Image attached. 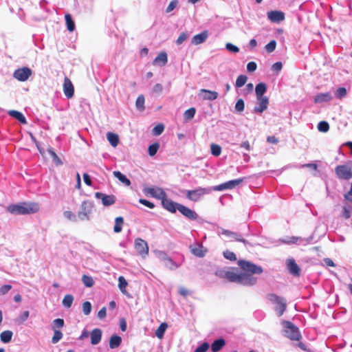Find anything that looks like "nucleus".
Returning a JSON list of instances; mask_svg holds the SVG:
<instances>
[{
    "instance_id": "obj_32",
    "label": "nucleus",
    "mask_w": 352,
    "mask_h": 352,
    "mask_svg": "<svg viewBox=\"0 0 352 352\" xmlns=\"http://www.w3.org/2000/svg\"><path fill=\"white\" fill-rule=\"evenodd\" d=\"M67 28L69 32H73L75 30V23L72 19L70 14H66L65 16Z\"/></svg>"
},
{
    "instance_id": "obj_27",
    "label": "nucleus",
    "mask_w": 352,
    "mask_h": 352,
    "mask_svg": "<svg viewBox=\"0 0 352 352\" xmlns=\"http://www.w3.org/2000/svg\"><path fill=\"white\" fill-rule=\"evenodd\" d=\"M8 114L19 120L21 123L25 124L27 123L25 116L19 111L16 110H10Z\"/></svg>"
},
{
    "instance_id": "obj_37",
    "label": "nucleus",
    "mask_w": 352,
    "mask_h": 352,
    "mask_svg": "<svg viewBox=\"0 0 352 352\" xmlns=\"http://www.w3.org/2000/svg\"><path fill=\"white\" fill-rule=\"evenodd\" d=\"M350 206V204H346L345 201H344L343 210L341 216L345 219H349L351 217V210Z\"/></svg>"
},
{
    "instance_id": "obj_8",
    "label": "nucleus",
    "mask_w": 352,
    "mask_h": 352,
    "mask_svg": "<svg viewBox=\"0 0 352 352\" xmlns=\"http://www.w3.org/2000/svg\"><path fill=\"white\" fill-rule=\"evenodd\" d=\"M208 190L204 188H199L192 190H188L186 192V197L193 201H197L200 199L201 197L206 194Z\"/></svg>"
},
{
    "instance_id": "obj_40",
    "label": "nucleus",
    "mask_w": 352,
    "mask_h": 352,
    "mask_svg": "<svg viewBox=\"0 0 352 352\" xmlns=\"http://www.w3.org/2000/svg\"><path fill=\"white\" fill-rule=\"evenodd\" d=\"M196 109L194 107H191L186 111H185L184 113V118L186 120H190L192 119L195 115Z\"/></svg>"
},
{
    "instance_id": "obj_60",
    "label": "nucleus",
    "mask_w": 352,
    "mask_h": 352,
    "mask_svg": "<svg viewBox=\"0 0 352 352\" xmlns=\"http://www.w3.org/2000/svg\"><path fill=\"white\" fill-rule=\"evenodd\" d=\"M139 202L149 208H153L155 207V205L153 203H152L146 199H140Z\"/></svg>"
},
{
    "instance_id": "obj_44",
    "label": "nucleus",
    "mask_w": 352,
    "mask_h": 352,
    "mask_svg": "<svg viewBox=\"0 0 352 352\" xmlns=\"http://www.w3.org/2000/svg\"><path fill=\"white\" fill-rule=\"evenodd\" d=\"M47 151L56 166L62 164V161L52 148H49Z\"/></svg>"
},
{
    "instance_id": "obj_14",
    "label": "nucleus",
    "mask_w": 352,
    "mask_h": 352,
    "mask_svg": "<svg viewBox=\"0 0 352 352\" xmlns=\"http://www.w3.org/2000/svg\"><path fill=\"white\" fill-rule=\"evenodd\" d=\"M177 210H179L184 216L190 220H195L198 217V214L196 212L184 205H179Z\"/></svg>"
},
{
    "instance_id": "obj_42",
    "label": "nucleus",
    "mask_w": 352,
    "mask_h": 352,
    "mask_svg": "<svg viewBox=\"0 0 352 352\" xmlns=\"http://www.w3.org/2000/svg\"><path fill=\"white\" fill-rule=\"evenodd\" d=\"M210 151L212 155H213L215 157H218L221 153V147L217 144H212L210 145Z\"/></svg>"
},
{
    "instance_id": "obj_7",
    "label": "nucleus",
    "mask_w": 352,
    "mask_h": 352,
    "mask_svg": "<svg viewBox=\"0 0 352 352\" xmlns=\"http://www.w3.org/2000/svg\"><path fill=\"white\" fill-rule=\"evenodd\" d=\"M32 75V70L26 67L18 69L14 72V77L19 81H25Z\"/></svg>"
},
{
    "instance_id": "obj_63",
    "label": "nucleus",
    "mask_w": 352,
    "mask_h": 352,
    "mask_svg": "<svg viewBox=\"0 0 352 352\" xmlns=\"http://www.w3.org/2000/svg\"><path fill=\"white\" fill-rule=\"evenodd\" d=\"M227 270H224L223 269H219L215 272V275L219 278H226Z\"/></svg>"
},
{
    "instance_id": "obj_53",
    "label": "nucleus",
    "mask_w": 352,
    "mask_h": 352,
    "mask_svg": "<svg viewBox=\"0 0 352 352\" xmlns=\"http://www.w3.org/2000/svg\"><path fill=\"white\" fill-rule=\"evenodd\" d=\"M245 108V103L243 99H239L235 104V109L241 112L244 110Z\"/></svg>"
},
{
    "instance_id": "obj_22",
    "label": "nucleus",
    "mask_w": 352,
    "mask_h": 352,
    "mask_svg": "<svg viewBox=\"0 0 352 352\" xmlns=\"http://www.w3.org/2000/svg\"><path fill=\"white\" fill-rule=\"evenodd\" d=\"M102 331L100 329L96 328L91 331L90 333L91 336V343L93 345L98 344L102 338Z\"/></svg>"
},
{
    "instance_id": "obj_1",
    "label": "nucleus",
    "mask_w": 352,
    "mask_h": 352,
    "mask_svg": "<svg viewBox=\"0 0 352 352\" xmlns=\"http://www.w3.org/2000/svg\"><path fill=\"white\" fill-rule=\"evenodd\" d=\"M243 272L239 273L236 269L227 270L226 279L229 282L236 283L243 285L252 286L257 282L254 274H261L263 270L261 266L256 265L250 261L241 260L238 262Z\"/></svg>"
},
{
    "instance_id": "obj_17",
    "label": "nucleus",
    "mask_w": 352,
    "mask_h": 352,
    "mask_svg": "<svg viewBox=\"0 0 352 352\" xmlns=\"http://www.w3.org/2000/svg\"><path fill=\"white\" fill-rule=\"evenodd\" d=\"M190 248L192 254L197 257H204L207 252V249L198 243L190 245Z\"/></svg>"
},
{
    "instance_id": "obj_6",
    "label": "nucleus",
    "mask_w": 352,
    "mask_h": 352,
    "mask_svg": "<svg viewBox=\"0 0 352 352\" xmlns=\"http://www.w3.org/2000/svg\"><path fill=\"white\" fill-rule=\"evenodd\" d=\"M285 327V336L292 340L298 341L301 338V335L298 328L289 321L283 322Z\"/></svg>"
},
{
    "instance_id": "obj_33",
    "label": "nucleus",
    "mask_w": 352,
    "mask_h": 352,
    "mask_svg": "<svg viewBox=\"0 0 352 352\" xmlns=\"http://www.w3.org/2000/svg\"><path fill=\"white\" fill-rule=\"evenodd\" d=\"M12 332L9 330L1 332L0 334L1 341L3 342V343L10 342L12 340Z\"/></svg>"
},
{
    "instance_id": "obj_2",
    "label": "nucleus",
    "mask_w": 352,
    "mask_h": 352,
    "mask_svg": "<svg viewBox=\"0 0 352 352\" xmlns=\"http://www.w3.org/2000/svg\"><path fill=\"white\" fill-rule=\"evenodd\" d=\"M39 204L36 202H22L18 204H11L7 207V210L13 214H31L39 210Z\"/></svg>"
},
{
    "instance_id": "obj_31",
    "label": "nucleus",
    "mask_w": 352,
    "mask_h": 352,
    "mask_svg": "<svg viewBox=\"0 0 352 352\" xmlns=\"http://www.w3.org/2000/svg\"><path fill=\"white\" fill-rule=\"evenodd\" d=\"M266 90L267 86L264 82H260L256 85L255 88L256 98L264 97L263 94L265 93Z\"/></svg>"
},
{
    "instance_id": "obj_15",
    "label": "nucleus",
    "mask_w": 352,
    "mask_h": 352,
    "mask_svg": "<svg viewBox=\"0 0 352 352\" xmlns=\"http://www.w3.org/2000/svg\"><path fill=\"white\" fill-rule=\"evenodd\" d=\"M63 91L67 98H71L74 94V85L68 77H65L63 83Z\"/></svg>"
},
{
    "instance_id": "obj_29",
    "label": "nucleus",
    "mask_w": 352,
    "mask_h": 352,
    "mask_svg": "<svg viewBox=\"0 0 352 352\" xmlns=\"http://www.w3.org/2000/svg\"><path fill=\"white\" fill-rule=\"evenodd\" d=\"M107 138L112 146L116 147L118 146L119 143V138L117 134L112 132H108L107 133Z\"/></svg>"
},
{
    "instance_id": "obj_39",
    "label": "nucleus",
    "mask_w": 352,
    "mask_h": 352,
    "mask_svg": "<svg viewBox=\"0 0 352 352\" xmlns=\"http://www.w3.org/2000/svg\"><path fill=\"white\" fill-rule=\"evenodd\" d=\"M82 281L83 284L87 287H92L95 283L91 276H87L85 274H84L82 276Z\"/></svg>"
},
{
    "instance_id": "obj_26",
    "label": "nucleus",
    "mask_w": 352,
    "mask_h": 352,
    "mask_svg": "<svg viewBox=\"0 0 352 352\" xmlns=\"http://www.w3.org/2000/svg\"><path fill=\"white\" fill-rule=\"evenodd\" d=\"M226 344L224 339L220 338L214 340L211 344V351L212 352L219 351Z\"/></svg>"
},
{
    "instance_id": "obj_19",
    "label": "nucleus",
    "mask_w": 352,
    "mask_h": 352,
    "mask_svg": "<svg viewBox=\"0 0 352 352\" xmlns=\"http://www.w3.org/2000/svg\"><path fill=\"white\" fill-rule=\"evenodd\" d=\"M199 93L204 100H214L219 96L218 92L206 89H200Z\"/></svg>"
},
{
    "instance_id": "obj_30",
    "label": "nucleus",
    "mask_w": 352,
    "mask_h": 352,
    "mask_svg": "<svg viewBox=\"0 0 352 352\" xmlns=\"http://www.w3.org/2000/svg\"><path fill=\"white\" fill-rule=\"evenodd\" d=\"M113 175L116 177L120 182L124 184L125 186H129L131 185L130 180L120 171H113Z\"/></svg>"
},
{
    "instance_id": "obj_56",
    "label": "nucleus",
    "mask_w": 352,
    "mask_h": 352,
    "mask_svg": "<svg viewBox=\"0 0 352 352\" xmlns=\"http://www.w3.org/2000/svg\"><path fill=\"white\" fill-rule=\"evenodd\" d=\"M226 47L228 51L234 52V53H237L239 52V48L237 46H236L230 43H228L226 45Z\"/></svg>"
},
{
    "instance_id": "obj_24",
    "label": "nucleus",
    "mask_w": 352,
    "mask_h": 352,
    "mask_svg": "<svg viewBox=\"0 0 352 352\" xmlns=\"http://www.w3.org/2000/svg\"><path fill=\"white\" fill-rule=\"evenodd\" d=\"M168 62L167 54L164 52H160L154 59L153 64L164 66Z\"/></svg>"
},
{
    "instance_id": "obj_58",
    "label": "nucleus",
    "mask_w": 352,
    "mask_h": 352,
    "mask_svg": "<svg viewBox=\"0 0 352 352\" xmlns=\"http://www.w3.org/2000/svg\"><path fill=\"white\" fill-rule=\"evenodd\" d=\"M54 326L55 327V329L56 328H62L64 326V320L62 318H57L55 319L53 322Z\"/></svg>"
},
{
    "instance_id": "obj_52",
    "label": "nucleus",
    "mask_w": 352,
    "mask_h": 352,
    "mask_svg": "<svg viewBox=\"0 0 352 352\" xmlns=\"http://www.w3.org/2000/svg\"><path fill=\"white\" fill-rule=\"evenodd\" d=\"M223 256L226 258L229 259L230 261H234L236 260V254L229 250H226L223 252Z\"/></svg>"
},
{
    "instance_id": "obj_13",
    "label": "nucleus",
    "mask_w": 352,
    "mask_h": 352,
    "mask_svg": "<svg viewBox=\"0 0 352 352\" xmlns=\"http://www.w3.org/2000/svg\"><path fill=\"white\" fill-rule=\"evenodd\" d=\"M144 192L146 194H149L152 197L160 199H162L164 197H166L165 192L158 187L146 188L144 189Z\"/></svg>"
},
{
    "instance_id": "obj_43",
    "label": "nucleus",
    "mask_w": 352,
    "mask_h": 352,
    "mask_svg": "<svg viewBox=\"0 0 352 352\" xmlns=\"http://www.w3.org/2000/svg\"><path fill=\"white\" fill-rule=\"evenodd\" d=\"M248 77L245 75H240L237 77L235 86L237 88L243 87L247 82Z\"/></svg>"
},
{
    "instance_id": "obj_20",
    "label": "nucleus",
    "mask_w": 352,
    "mask_h": 352,
    "mask_svg": "<svg viewBox=\"0 0 352 352\" xmlns=\"http://www.w3.org/2000/svg\"><path fill=\"white\" fill-rule=\"evenodd\" d=\"M268 19L274 23H279L285 19V14L281 11H270L267 12Z\"/></svg>"
},
{
    "instance_id": "obj_62",
    "label": "nucleus",
    "mask_w": 352,
    "mask_h": 352,
    "mask_svg": "<svg viewBox=\"0 0 352 352\" xmlns=\"http://www.w3.org/2000/svg\"><path fill=\"white\" fill-rule=\"evenodd\" d=\"M257 68V65L255 62L251 61L247 65V69L248 72H254Z\"/></svg>"
},
{
    "instance_id": "obj_38",
    "label": "nucleus",
    "mask_w": 352,
    "mask_h": 352,
    "mask_svg": "<svg viewBox=\"0 0 352 352\" xmlns=\"http://www.w3.org/2000/svg\"><path fill=\"white\" fill-rule=\"evenodd\" d=\"M52 329L54 330V336L52 338V342L56 344L62 339L63 333L60 331L56 329L55 327H52Z\"/></svg>"
},
{
    "instance_id": "obj_12",
    "label": "nucleus",
    "mask_w": 352,
    "mask_h": 352,
    "mask_svg": "<svg viewBox=\"0 0 352 352\" xmlns=\"http://www.w3.org/2000/svg\"><path fill=\"white\" fill-rule=\"evenodd\" d=\"M95 197L97 199H100L102 200V203L104 206H109L115 204L116 201V198L114 195H105L104 193L97 192L95 193Z\"/></svg>"
},
{
    "instance_id": "obj_45",
    "label": "nucleus",
    "mask_w": 352,
    "mask_h": 352,
    "mask_svg": "<svg viewBox=\"0 0 352 352\" xmlns=\"http://www.w3.org/2000/svg\"><path fill=\"white\" fill-rule=\"evenodd\" d=\"M144 97L143 95H140L136 100L135 106L137 109L143 111L144 109Z\"/></svg>"
},
{
    "instance_id": "obj_51",
    "label": "nucleus",
    "mask_w": 352,
    "mask_h": 352,
    "mask_svg": "<svg viewBox=\"0 0 352 352\" xmlns=\"http://www.w3.org/2000/svg\"><path fill=\"white\" fill-rule=\"evenodd\" d=\"M118 281H119V284H118L119 288L122 292H124L126 287L127 286V282L123 276H120L118 278Z\"/></svg>"
},
{
    "instance_id": "obj_49",
    "label": "nucleus",
    "mask_w": 352,
    "mask_h": 352,
    "mask_svg": "<svg viewBox=\"0 0 352 352\" xmlns=\"http://www.w3.org/2000/svg\"><path fill=\"white\" fill-rule=\"evenodd\" d=\"M276 47V42L275 40H272L265 45V48L268 53H271L275 50Z\"/></svg>"
},
{
    "instance_id": "obj_48",
    "label": "nucleus",
    "mask_w": 352,
    "mask_h": 352,
    "mask_svg": "<svg viewBox=\"0 0 352 352\" xmlns=\"http://www.w3.org/2000/svg\"><path fill=\"white\" fill-rule=\"evenodd\" d=\"M346 94V89L344 87H340L336 90L335 96L337 98L342 99Z\"/></svg>"
},
{
    "instance_id": "obj_23",
    "label": "nucleus",
    "mask_w": 352,
    "mask_h": 352,
    "mask_svg": "<svg viewBox=\"0 0 352 352\" xmlns=\"http://www.w3.org/2000/svg\"><path fill=\"white\" fill-rule=\"evenodd\" d=\"M332 99V96L330 93H320L315 96L314 101L315 103H322L329 102Z\"/></svg>"
},
{
    "instance_id": "obj_18",
    "label": "nucleus",
    "mask_w": 352,
    "mask_h": 352,
    "mask_svg": "<svg viewBox=\"0 0 352 352\" xmlns=\"http://www.w3.org/2000/svg\"><path fill=\"white\" fill-rule=\"evenodd\" d=\"M162 204L165 209L172 213L175 212L179 205H180V204L175 203L170 199H166V197L162 199Z\"/></svg>"
},
{
    "instance_id": "obj_10",
    "label": "nucleus",
    "mask_w": 352,
    "mask_h": 352,
    "mask_svg": "<svg viewBox=\"0 0 352 352\" xmlns=\"http://www.w3.org/2000/svg\"><path fill=\"white\" fill-rule=\"evenodd\" d=\"M243 181V179H236L234 180H230L228 182H226L225 183L221 184L220 185H218L214 187L215 190L221 191L226 189H232L235 188L236 186L241 184Z\"/></svg>"
},
{
    "instance_id": "obj_57",
    "label": "nucleus",
    "mask_w": 352,
    "mask_h": 352,
    "mask_svg": "<svg viewBox=\"0 0 352 352\" xmlns=\"http://www.w3.org/2000/svg\"><path fill=\"white\" fill-rule=\"evenodd\" d=\"M178 1L177 0L171 1L166 8V12H170L173 10L177 6Z\"/></svg>"
},
{
    "instance_id": "obj_59",
    "label": "nucleus",
    "mask_w": 352,
    "mask_h": 352,
    "mask_svg": "<svg viewBox=\"0 0 352 352\" xmlns=\"http://www.w3.org/2000/svg\"><path fill=\"white\" fill-rule=\"evenodd\" d=\"M63 215L65 218H67L69 220H76V216L72 211L66 210L63 212Z\"/></svg>"
},
{
    "instance_id": "obj_16",
    "label": "nucleus",
    "mask_w": 352,
    "mask_h": 352,
    "mask_svg": "<svg viewBox=\"0 0 352 352\" xmlns=\"http://www.w3.org/2000/svg\"><path fill=\"white\" fill-rule=\"evenodd\" d=\"M287 267L291 274L298 277L300 275V268L293 258L287 259Z\"/></svg>"
},
{
    "instance_id": "obj_64",
    "label": "nucleus",
    "mask_w": 352,
    "mask_h": 352,
    "mask_svg": "<svg viewBox=\"0 0 352 352\" xmlns=\"http://www.w3.org/2000/svg\"><path fill=\"white\" fill-rule=\"evenodd\" d=\"M178 292L181 296H182L184 298H186L187 296H188L190 294L189 290L184 287H179Z\"/></svg>"
},
{
    "instance_id": "obj_47",
    "label": "nucleus",
    "mask_w": 352,
    "mask_h": 352,
    "mask_svg": "<svg viewBox=\"0 0 352 352\" xmlns=\"http://www.w3.org/2000/svg\"><path fill=\"white\" fill-rule=\"evenodd\" d=\"M164 130V126L163 124H157L152 130L153 134L154 135H160L163 133Z\"/></svg>"
},
{
    "instance_id": "obj_28",
    "label": "nucleus",
    "mask_w": 352,
    "mask_h": 352,
    "mask_svg": "<svg viewBox=\"0 0 352 352\" xmlns=\"http://www.w3.org/2000/svg\"><path fill=\"white\" fill-rule=\"evenodd\" d=\"M122 338L118 335H113L109 340V347L111 349H116L121 344Z\"/></svg>"
},
{
    "instance_id": "obj_25",
    "label": "nucleus",
    "mask_w": 352,
    "mask_h": 352,
    "mask_svg": "<svg viewBox=\"0 0 352 352\" xmlns=\"http://www.w3.org/2000/svg\"><path fill=\"white\" fill-rule=\"evenodd\" d=\"M221 234L223 235H225L228 237L232 238L237 241H241L244 243H245L247 241L244 239L241 238L239 234H238L236 232H234L226 229L222 228L221 229Z\"/></svg>"
},
{
    "instance_id": "obj_11",
    "label": "nucleus",
    "mask_w": 352,
    "mask_h": 352,
    "mask_svg": "<svg viewBox=\"0 0 352 352\" xmlns=\"http://www.w3.org/2000/svg\"><path fill=\"white\" fill-rule=\"evenodd\" d=\"M269 104V99L267 97L256 98V105L254 108V112L263 113L267 109Z\"/></svg>"
},
{
    "instance_id": "obj_3",
    "label": "nucleus",
    "mask_w": 352,
    "mask_h": 352,
    "mask_svg": "<svg viewBox=\"0 0 352 352\" xmlns=\"http://www.w3.org/2000/svg\"><path fill=\"white\" fill-rule=\"evenodd\" d=\"M335 173L340 180L352 179V161H348L344 164L337 166L335 168Z\"/></svg>"
},
{
    "instance_id": "obj_35",
    "label": "nucleus",
    "mask_w": 352,
    "mask_h": 352,
    "mask_svg": "<svg viewBox=\"0 0 352 352\" xmlns=\"http://www.w3.org/2000/svg\"><path fill=\"white\" fill-rule=\"evenodd\" d=\"M168 324L166 322L162 323L157 329L155 331V336L158 338L162 339L164 336V332L166 330Z\"/></svg>"
},
{
    "instance_id": "obj_55",
    "label": "nucleus",
    "mask_w": 352,
    "mask_h": 352,
    "mask_svg": "<svg viewBox=\"0 0 352 352\" xmlns=\"http://www.w3.org/2000/svg\"><path fill=\"white\" fill-rule=\"evenodd\" d=\"M188 37V34L186 32H182L176 40V43L177 45H181L184 41H185Z\"/></svg>"
},
{
    "instance_id": "obj_50",
    "label": "nucleus",
    "mask_w": 352,
    "mask_h": 352,
    "mask_svg": "<svg viewBox=\"0 0 352 352\" xmlns=\"http://www.w3.org/2000/svg\"><path fill=\"white\" fill-rule=\"evenodd\" d=\"M91 311V304L89 301H85L82 304V311L85 315H89Z\"/></svg>"
},
{
    "instance_id": "obj_34",
    "label": "nucleus",
    "mask_w": 352,
    "mask_h": 352,
    "mask_svg": "<svg viewBox=\"0 0 352 352\" xmlns=\"http://www.w3.org/2000/svg\"><path fill=\"white\" fill-rule=\"evenodd\" d=\"M124 224V219L122 217H118L115 219V225L113 231L116 233H119L122 231V226Z\"/></svg>"
},
{
    "instance_id": "obj_4",
    "label": "nucleus",
    "mask_w": 352,
    "mask_h": 352,
    "mask_svg": "<svg viewBox=\"0 0 352 352\" xmlns=\"http://www.w3.org/2000/svg\"><path fill=\"white\" fill-rule=\"evenodd\" d=\"M94 209V203L91 201H83L78 212V217L82 221H88Z\"/></svg>"
},
{
    "instance_id": "obj_21",
    "label": "nucleus",
    "mask_w": 352,
    "mask_h": 352,
    "mask_svg": "<svg viewBox=\"0 0 352 352\" xmlns=\"http://www.w3.org/2000/svg\"><path fill=\"white\" fill-rule=\"evenodd\" d=\"M208 36V32L207 30H204L201 33L195 35L191 40V43L192 45H199L206 41Z\"/></svg>"
},
{
    "instance_id": "obj_46",
    "label": "nucleus",
    "mask_w": 352,
    "mask_h": 352,
    "mask_svg": "<svg viewBox=\"0 0 352 352\" xmlns=\"http://www.w3.org/2000/svg\"><path fill=\"white\" fill-rule=\"evenodd\" d=\"M318 129L320 132H327L329 129V124L326 121H321L318 124Z\"/></svg>"
},
{
    "instance_id": "obj_41",
    "label": "nucleus",
    "mask_w": 352,
    "mask_h": 352,
    "mask_svg": "<svg viewBox=\"0 0 352 352\" xmlns=\"http://www.w3.org/2000/svg\"><path fill=\"white\" fill-rule=\"evenodd\" d=\"M159 148H160V144L157 142H155V143L151 144L148 148V155L151 157L154 156L157 153Z\"/></svg>"
},
{
    "instance_id": "obj_54",
    "label": "nucleus",
    "mask_w": 352,
    "mask_h": 352,
    "mask_svg": "<svg viewBox=\"0 0 352 352\" xmlns=\"http://www.w3.org/2000/svg\"><path fill=\"white\" fill-rule=\"evenodd\" d=\"M209 344L208 342H204L199 346L194 352H206L209 349Z\"/></svg>"
},
{
    "instance_id": "obj_5",
    "label": "nucleus",
    "mask_w": 352,
    "mask_h": 352,
    "mask_svg": "<svg viewBox=\"0 0 352 352\" xmlns=\"http://www.w3.org/2000/svg\"><path fill=\"white\" fill-rule=\"evenodd\" d=\"M267 298L271 302L276 305L275 311L278 316H281L286 309L287 303L285 300L274 294H268Z\"/></svg>"
},
{
    "instance_id": "obj_61",
    "label": "nucleus",
    "mask_w": 352,
    "mask_h": 352,
    "mask_svg": "<svg viewBox=\"0 0 352 352\" xmlns=\"http://www.w3.org/2000/svg\"><path fill=\"white\" fill-rule=\"evenodd\" d=\"M12 289L11 285H4L0 287V294L4 295Z\"/></svg>"
},
{
    "instance_id": "obj_36",
    "label": "nucleus",
    "mask_w": 352,
    "mask_h": 352,
    "mask_svg": "<svg viewBox=\"0 0 352 352\" xmlns=\"http://www.w3.org/2000/svg\"><path fill=\"white\" fill-rule=\"evenodd\" d=\"M74 301V296L72 294H66L63 299V305L66 308H70Z\"/></svg>"
},
{
    "instance_id": "obj_9",
    "label": "nucleus",
    "mask_w": 352,
    "mask_h": 352,
    "mask_svg": "<svg viewBox=\"0 0 352 352\" xmlns=\"http://www.w3.org/2000/svg\"><path fill=\"white\" fill-rule=\"evenodd\" d=\"M135 248L137 252L142 257H145V256H146L148 253V247L147 243L142 239H135Z\"/></svg>"
}]
</instances>
